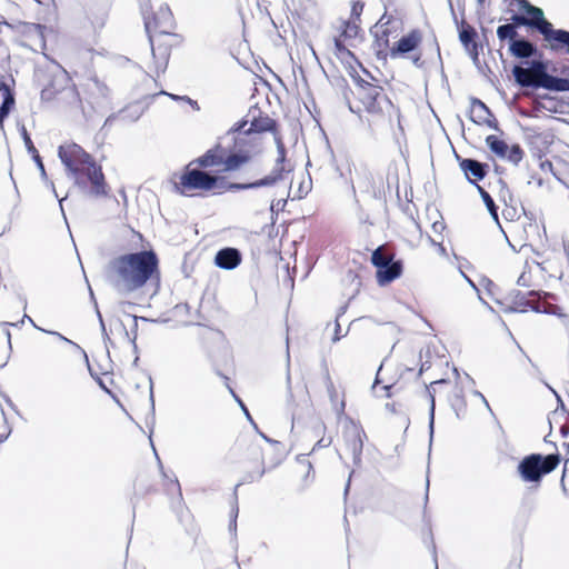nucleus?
<instances>
[{"instance_id": "48", "label": "nucleus", "mask_w": 569, "mask_h": 569, "mask_svg": "<svg viewBox=\"0 0 569 569\" xmlns=\"http://www.w3.org/2000/svg\"><path fill=\"white\" fill-rule=\"evenodd\" d=\"M486 121H482L480 124H486L488 126L489 128L496 130V131H499V124H498V121L496 119V117L493 116V113L491 112V116H486Z\"/></svg>"}, {"instance_id": "46", "label": "nucleus", "mask_w": 569, "mask_h": 569, "mask_svg": "<svg viewBox=\"0 0 569 569\" xmlns=\"http://www.w3.org/2000/svg\"><path fill=\"white\" fill-rule=\"evenodd\" d=\"M517 284L520 287H530L531 284V274L523 271L517 279Z\"/></svg>"}, {"instance_id": "23", "label": "nucleus", "mask_w": 569, "mask_h": 569, "mask_svg": "<svg viewBox=\"0 0 569 569\" xmlns=\"http://www.w3.org/2000/svg\"><path fill=\"white\" fill-rule=\"evenodd\" d=\"M14 106V94L11 88L6 82H0V126H3L4 120L9 116L12 107Z\"/></svg>"}, {"instance_id": "9", "label": "nucleus", "mask_w": 569, "mask_h": 569, "mask_svg": "<svg viewBox=\"0 0 569 569\" xmlns=\"http://www.w3.org/2000/svg\"><path fill=\"white\" fill-rule=\"evenodd\" d=\"M144 28L148 34L158 32L159 34H171L174 28L173 14L168 4H161L152 14V18L144 16Z\"/></svg>"}, {"instance_id": "3", "label": "nucleus", "mask_w": 569, "mask_h": 569, "mask_svg": "<svg viewBox=\"0 0 569 569\" xmlns=\"http://www.w3.org/2000/svg\"><path fill=\"white\" fill-rule=\"evenodd\" d=\"M529 22L530 29L538 31L546 42L549 43V48L552 51L565 50L569 54V31L565 29H555L552 23L545 18V13L541 8L526 2L525 9H522Z\"/></svg>"}, {"instance_id": "55", "label": "nucleus", "mask_w": 569, "mask_h": 569, "mask_svg": "<svg viewBox=\"0 0 569 569\" xmlns=\"http://www.w3.org/2000/svg\"><path fill=\"white\" fill-rule=\"evenodd\" d=\"M161 94H166L168 97H170L172 100H176V101H184L187 102L188 100V96H178V94H173V93H169V92H166V91H161L160 92Z\"/></svg>"}, {"instance_id": "5", "label": "nucleus", "mask_w": 569, "mask_h": 569, "mask_svg": "<svg viewBox=\"0 0 569 569\" xmlns=\"http://www.w3.org/2000/svg\"><path fill=\"white\" fill-rule=\"evenodd\" d=\"M560 461L559 452L530 453L520 460L517 472L522 481L539 485L545 476L551 473L559 466Z\"/></svg>"}, {"instance_id": "12", "label": "nucleus", "mask_w": 569, "mask_h": 569, "mask_svg": "<svg viewBox=\"0 0 569 569\" xmlns=\"http://www.w3.org/2000/svg\"><path fill=\"white\" fill-rule=\"evenodd\" d=\"M456 157L459 160L460 169L470 183L476 186L477 183L472 178H475V180H482L487 176L489 169L487 163L471 158H460L457 153Z\"/></svg>"}, {"instance_id": "30", "label": "nucleus", "mask_w": 569, "mask_h": 569, "mask_svg": "<svg viewBox=\"0 0 569 569\" xmlns=\"http://www.w3.org/2000/svg\"><path fill=\"white\" fill-rule=\"evenodd\" d=\"M450 405L456 412L457 418L461 417V413L466 410V400L461 388H456L450 397Z\"/></svg>"}, {"instance_id": "28", "label": "nucleus", "mask_w": 569, "mask_h": 569, "mask_svg": "<svg viewBox=\"0 0 569 569\" xmlns=\"http://www.w3.org/2000/svg\"><path fill=\"white\" fill-rule=\"evenodd\" d=\"M395 259V254L389 252L383 246L378 247L371 254V263L378 269L385 268L387 263Z\"/></svg>"}, {"instance_id": "60", "label": "nucleus", "mask_w": 569, "mask_h": 569, "mask_svg": "<svg viewBox=\"0 0 569 569\" xmlns=\"http://www.w3.org/2000/svg\"><path fill=\"white\" fill-rule=\"evenodd\" d=\"M473 395L479 397L483 401V403L486 405L487 409L492 413V410H491L487 399L485 398V396L480 391H478V390H475Z\"/></svg>"}, {"instance_id": "16", "label": "nucleus", "mask_w": 569, "mask_h": 569, "mask_svg": "<svg viewBox=\"0 0 569 569\" xmlns=\"http://www.w3.org/2000/svg\"><path fill=\"white\" fill-rule=\"evenodd\" d=\"M251 159L249 151L238 150L231 151L227 154L223 153L222 166L220 172H232L240 169L243 164L248 163Z\"/></svg>"}, {"instance_id": "25", "label": "nucleus", "mask_w": 569, "mask_h": 569, "mask_svg": "<svg viewBox=\"0 0 569 569\" xmlns=\"http://www.w3.org/2000/svg\"><path fill=\"white\" fill-rule=\"evenodd\" d=\"M86 87L89 94L94 99H107L109 97L108 86L97 77H91Z\"/></svg>"}, {"instance_id": "14", "label": "nucleus", "mask_w": 569, "mask_h": 569, "mask_svg": "<svg viewBox=\"0 0 569 569\" xmlns=\"http://www.w3.org/2000/svg\"><path fill=\"white\" fill-rule=\"evenodd\" d=\"M226 151L227 149L219 142L207 150L202 156L191 160L190 162L201 169L219 167L222 166V157Z\"/></svg>"}, {"instance_id": "11", "label": "nucleus", "mask_w": 569, "mask_h": 569, "mask_svg": "<svg viewBox=\"0 0 569 569\" xmlns=\"http://www.w3.org/2000/svg\"><path fill=\"white\" fill-rule=\"evenodd\" d=\"M551 297L550 293L539 291V290H529L521 291L517 289H512L509 291L507 296V300L511 303V311H520L526 312L528 309H531L540 303V300Z\"/></svg>"}, {"instance_id": "45", "label": "nucleus", "mask_w": 569, "mask_h": 569, "mask_svg": "<svg viewBox=\"0 0 569 569\" xmlns=\"http://www.w3.org/2000/svg\"><path fill=\"white\" fill-rule=\"evenodd\" d=\"M0 410H1V415L3 417V421H4V426H6V432L0 435V443H2L3 441H6L9 438L12 429L8 423L7 416H6L3 408H0Z\"/></svg>"}, {"instance_id": "33", "label": "nucleus", "mask_w": 569, "mask_h": 569, "mask_svg": "<svg viewBox=\"0 0 569 569\" xmlns=\"http://www.w3.org/2000/svg\"><path fill=\"white\" fill-rule=\"evenodd\" d=\"M532 311L537 313L553 315L558 318H567V315L562 312L561 308L557 305H550L540 300L539 305L532 308Z\"/></svg>"}, {"instance_id": "43", "label": "nucleus", "mask_w": 569, "mask_h": 569, "mask_svg": "<svg viewBox=\"0 0 569 569\" xmlns=\"http://www.w3.org/2000/svg\"><path fill=\"white\" fill-rule=\"evenodd\" d=\"M431 405L429 410V431H430V440H432L433 428H435V397L431 395Z\"/></svg>"}, {"instance_id": "51", "label": "nucleus", "mask_w": 569, "mask_h": 569, "mask_svg": "<svg viewBox=\"0 0 569 569\" xmlns=\"http://www.w3.org/2000/svg\"><path fill=\"white\" fill-rule=\"evenodd\" d=\"M278 157H286V147L280 137H274Z\"/></svg>"}, {"instance_id": "52", "label": "nucleus", "mask_w": 569, "mask_h": 569, "mask_svg": "<svg viewBox=\"0 0 569 569\" xmlns=\"http://www.w3.org/2000/svg\"><path fill=\"white\" fill-rule=\"evenodd\" d=\"M331 443V439H325V438H321L312 448V452L320 449V448H326L328 446H330Z\"/></svg>"}, {"instance_id": "42", "label": "nucleus", "mask_w": 569, "mask_h": 569, "mask_svg": "<svg viewBox=\"0 0 569 569\" xmlns=\"http://www.w3.org/2000/svg\"><path fill=\"white\" fill-rule=\"evenodd\" d=\"M511 21L512 23H510L511 26H516V29L518 27H528L531 24L529 22V19L526 17V16H522V14H518V13H515L512 17H511Z\"/></svg>"}, {"instance_id": "27", "label": "nucleus", "mask_w": 569, "mask_h": 569, "mask_svg": "<svg viewBox=\"0 0 569 569\" xmlns=\"http://www.w3.org/2000/svg\"><path fill=\"white\" fill-rule=\"evenodd\" d=\"M476 38L477 32L475 28L466 23L465 21H461V26L459 29V39L465 49H470V47H475L476 44H478Z\"/></svg>"}, {"instance_id": "22", "label": "nucleus", "mask_w": 569, "mask_h": 569, "mask_svg": "<svg viewBox=\"0 0 569 569\" xmlns=\"http://www.w3.org/2000/svg\"><path fill=\"white\" fill-rule=\"evenodd\" d=\"M402 273V261L401 260H392L387 263L385 268H380L377 270V281L380 286H386L397 278H399Z\"/></svg>"}, {"instance_id": "47", "label": "nucleus", "mask_w": 569, "mask_h": 569, "mask_svg": "<svg viewBox=\"0 0 569 569\" xmlns=\"http://www.w3.org/2000/svg\"><path fill=\"white\" fill-rule=\"evenodd\" d=\"M1 326L4 328L3 329V332L7 337V341H8V347L9 349L11 350L12 349V345H11V332L9 330V327L12 326V327H19V323H12V322H1Z\"/></svg>"}, {"instance_id": "61", "label": "nucleus", "mask_w": 569, "mask_h": 569, "mask_svg": "<svg viewBox=\"0 0 569 569\" xmlns=\"http://www.w3.org/2000/svg\"><path fill=\"white\" fill-rule=\"evenodd\" d=\"M560 433L562 437H567L569 435V425L567 422L560 426Z\"/></svg>"}, {"instance_id": "53", "label": "nucleus", "mask_w": 569, "mask_h": 569, "mask_svg": "<svg viewBox=\"0 0 569 569\" xmlns=\"http://www.w3.org/2000/svg\"><path fill=\"white\" fill-rule=\"evenodd\" d=\"M224 380H226V386L229 390V392L232 395V397L234 398V400L238 402V403H241V399L239 398V396L234 392V390L230 387V385L228 383V380L229 378L227 376H223L221 373H219Z\"/></svg>"}, {"instance_id": "7", "label": "nucleus", "mask_w": 569, "mask_h": 569, "mask_svg": "<svg viewBox=\"0 0 569 569\" xmlns=\"http://www.w3.org/2000/svg\"><path fill=\"white\" fill-rule=\"evenodd\" d=\"M358 98L369 113L378 114L385 111V108H392L390 99L383 93L381 87L375 86L363 79L358 81Z\"/></svg>"}, {"instance_id": "24", "label": "nucleus", "mask_w": 569, "mask_h": 569, "mask_svg": "<svg viewBox=\"0 0 569 569\" xmlns=\"http://www.w3.org/2000/svg\"><path fill=\"white\" fill-rule=\"evenodd\" d=\"M471 116L470 120L477 124L486 121V116H491V110L488 106L478 98H470Z\"/></svg>"}, {"instance_id": "54", "label": "nucleus", "mask_w": 569, "mask_h": 569, "mask_svg": "<svg viewBox=\"0 0 569 569\" xmlns=\"http://www.w3.org/2000/svg\"><path fill=\"white\" fill-rule=\"evenodd\" d=\"M41 99L46 101L53 99V90L50 88L42 89Z\"/></svg>"}, {"instance_id": "39", "label": "nucleus", "mask_w": 569, "mask_h": 569, "mask_svg": "<svg viewBox=\"0 0 569 569\" xmlns=\"http://www.w3.org/2000/svg\"><path fill=\"white\" fill-rule=\"evenodd\" d=\"M266 472V469L262 468L261 470L257 471V472H250V473H247L246 476H243L241 482H239L237 486H236V489L242 485V483H250V482H253L256 480H259L260 478H262V476L264 475Z\"/></svg>"}, {"instance_id": "2", "label": "nucleus", "mask_w": 569, "mask_h": 569, "mask_svg": "<svg viewBox=\"0 0 569 569\" xmlns=\"http://www.w3.org/2000/svg\"><path fill=\"white\" fill-rule=\"evenodd\" d=\"M58 157L68 176L82 192L91 197H106L108 184L101 166L81 146L74 142L61 144Z\"/></svg>"}, {"instance_id": "18", "label": "nucleus", "mask_w": 569, "mask_h": 569, "mask_svg": "<svg viewBox=\"0 0 569 569\" xmlns=\"http://www.w3.org/2000/svg\"><path fill=\"white\" fill-rule=\"evenodd\" d=\"M260 113V110L258 108H253V110H250L249 113ZM250 128L246 131H243L244 134L250 133H262V132H273L277 127V122L270 118L269 116L260 117L252 114Z\"/></svg>"}, {"instance_id": "62", "label": "nucleus", "mask_w": 569, "mask_h": 569, "mask_svg": "<svg viewBox=\"0 0 569 569\" xmlns=\"http://www.w3.org/2000/svg\"><path fill=\"white\" fill-rule=\"evenodd\" d=\"M540 167H541V169H542V170H545V171H546V170L552 171V163H551V161H549V160L542 161V162L540 163Z\"/></svg>"}, {"instance_id": "4", "label": "nucleus", "mask_w": 569, "mask_h": 569, "mask_svg": "<svg viewBox=\"0 0 569 569\" xmlns=\"http://www.w3.org/2000/svg\"><path fill=\"white\" fill-rule=\"evenodd\" d=\"M230 182H226L224 177L212 174L196 164L189 162L182 174L180 176L179 183H176L174 188L177 192L182 196H190L193 190L212 191L216 188H224Z\"/></svg>"}, {"instance_id": "20", "label": "nucleus", "mask_w": 569, "mask_h": 569, "mask_svg": "<svg viewBox=\"0 0 569 569\" xmlns=\"http://www.w3.org/2000/svg\"><path fill=\"white\" fill-rule=\"evenodd\" d=\"M386 18V14L381 17L378 24L375 26V31L371 30L372 33H375V42L377 47L379 48L377 51L378 58L386 59L387 53L385 52V49L389 46V34L390 30L387 28V24L390 22V19H388L386 22H383Z\"/></svg>"}, {"instance_id": "17", "label": "nucleus", "mask_w": 569, "mask_h": 569, "mask_svg": "<svg viewBox=\"0 0 569 569\" xmlns=\"http://www.w3.org/2000/svg\"><path fill=\"white\" fill-rule=\"evenodd\" d=\"M421 38L418 31L413 30L409 34L403 36L391 49H390V57L397 58L399 56H403L406 53H409L413 51Z\"/></svg>"}, {"instance_id": "21", "label": "nucleus", "mask_w": 569, "mask_h": 569, "mask_svg": "<svg viewBox=\"0 0 569 569\" xmlns=\"http://www.w3.org/2000/svg\"><path fill=\"white\" fill-rule=\"evenodd\" d=\"M22 139L24 141V144H26V148L28 150V152L32 156V159L34 160L39 171H40V174H41V178L49 183L50 188L52 189L56 198H58V194H57V191H56V188H54V184L52 181H49L48 180V174L46 172V169H44V164L42 162V159L38 152V150L36 149L29 133L27 132L26 128L22 127Z\"/></svg>"}, {"instance_id": "49", "label": "nucleus", "mask_w": 569, "mask_h": 569, "mask_svg": "<svg viewBox=\"0 0 569 569\" xmlns=\"http://www.w3.org/2000/svg\"><path fill=\"white\" fill-rule=\"evenodd\" d=\"M373 178L371 173L367 172L363 174V181L360 184L362 191L370 192V188L372 187Z\"/></svg>"}, {"instance_id": "41", "label": "nucleus", "mask_w": 569, "mask_h": 569, "mask_svg": "<svg viewBox=\"0 0 569 569\" xmlns=\"http://www.w3.org/2000/svg\"><path fill=\"white\" fill-rule=\"evenodd\" d=\"M359 27L355 23L346 22L341 36L345 38H353L358 34Z\"/></svg>"}, {"instance_id": "29", "label": "nucleus", "mask_w": 569, "mask_h": 569, "mask_svg": "<svg viewBox=\"0 0 569 569\" xmlns=\"http://www.w3.org/2000/svg\"><path fill=\"white\" fill-rule=\"evenodd\" d=\"M486 144L492 153L505 158L508 152V144L497 136L490 134L486 138Z\"/></svg>"}, {"instance_id": "44", "label": "nucleus", "mask_w": 569, "mask_h": 569, "mask_svg": "<svg viewBox=\"0 0 569 569\" xmlns=\"http://www.w3.org/2000/svg\"><path fill=\"white\" fill-rule=\"evenodd\" d=\"M167 491H176L177 495H178V498H179V502H181L182 500V493H181V488H180V483L178 481L177 478L170 480V482L167 485Z\"/></svg>"}, {"instance_id": "10", "label": "nucleus", "mask_w": 569, "mask_h": 569, "mask_svg": "<svg viewBox=\"0 0 569 569\" xmlns=\"http://www.w3.org/2000/svg\"><path fill=\"white\" fill-rule=\"evenodd\" d=\"M342 435L346 447L352 455L353 465L356 467H360L363 449V438H366L363 429L356 425L352 420H349L343 427Z\"/></svg>"}, {"instance_id": "26", "label": "nucleus", "mask_w": 569, "mask_h": 569, "mask_svg": "<svg viewBox=\"0 0 569 569\" xmlns=\"http://www.w3.org/2000/svg\"><path fill=\"white\" fill-rule=\"evenodd\" d=\"M541 89L553 92H569V78L550 74L541 86Z\"/></svg>"}, {"instance_id": "36", "label": "nucleus", "mask_w": 569, "mask_h": 569, "mask_svg": "<svg viewBox=\"0 0 569 569\" xmlns=\"http://www.w3.org/2000/svg\"><path fill=\"white\" fill-rule=\"evenodd\" d=\"M249 120L242 119L241 121L237 122L226 134V138H230L234 141V144H238V137L240 136L244 129V127L248 124Z\"/></svg>"}, {"instance_id": "34", "label": "nucleus", "mask_w": 569, "mask_h": 569, "mask_svg": "<svg viewBox=\"0 0 569 569\" xmlns=\"http://www.w3.org/2000/svg\"><path fill=\"white\" fill-rule=\"evenodd\" d=\"M477 190L483 200V203L486 204L490 216L498 221V207L496 206L492 197L479 184H476Z\"/></svg>"}, {"instance_id": "13", "label": "nucleus", "mask_w": 569, "mask_h": 569, "mask_svg": "<svg viewBox=\"0 0 569 569\" xmlns=\"http://www.w3.org/2000/svg\"><path fill=\"white\" fill-rule=\"evenodd\" d=\"M242 261V256L239 249L226 247L216 253L214 263L218 268L223 270H233Z\"/></svg>"}, {"instance_id": "58", "label": "nucleus", "mask_w": 569, "mask_h": 569, "mask_svg": "<svg viewBox=\"0 0 569 569\" xmlns=\"http://www.w3.org/2000/svg\"><path fill=\"white\" fill-rule=\"evenodd\" d=\"M445 223L442 221H436L432 223V230L435 233H441L445 230Z\"/></svg>"}, {"instance_id": "8", "label": "nucleus", "mask_w": 569, "mask_h": 569, "mask_svg": "<svg viewBox=\"0 0 569 569\" xmlns=\"http://www.w3.org/2000/svg\"><path fill=\"white\" fill-rule=\"evenodd\" d=\"M291 170V167L286 166V157H277L276 164L268 176L251 182L229 183L227 186V189L228 191L236 192L242 190L258 189L262 187H271L282 181L284 178V173L290 172Z\"/></svg>"}, {"instance_id": "1", "label": "nucleus", "mask_w": 569, "mask_h": 569, "mask_svg": "<svg viewBox=\"0 0 569 569\" xmlns=\"http://www.w3.org/2000/svg\"><path fill=\"white\" fill-rule=\"evenodd\" d=\"M159 271V259L153 250L121 254L109 261L106 277L119 295H130L144 287Z\"/></svg>"}, {"instance_id": "37", "label": "nucleus", "mask_w": 569, "mask_h": 569, "mask_svg": "<svg viewBox=\"0 0 569 569\" xmlns=\"http://www.w3.org/2000/svg\"><path fill=\"white\" fill-rule=\"evenodd\" d=\"M568 416L569 413L567 412L566 408H565V403L561 402V405H558V407L556 408V410H553L549 417V423L552 426V422L553 421H558L559 419H565L567 420L568 419Z\"/></svg>"}, {"instance_id": "19", "label": "nucleus", "mask_w": 569, "mask_h": 569, "mask_svg": "<svg viewBox=\"0 0 569 569\" xmlns=\"http://www.w3.org/2000/svg\"><path fill=\"white\" fill-rule=\"evenodd\" d=\"M509 52L518 59H529L538 53V48L535 43L525 37H520L516 41L510 42Z\"/></svg>"}, {"instance_id": "32", "label": "nucleus", "mask_w": 569, "mask_h": 569, "mask_svg": "<svg viewBox=\"0 0 569 569\" xmlns=\"http://www.w3.org/2000/svg\"><path fill=\"white\" fill-rule=\"evenodd\" d=\"M532 311L537 313L553 315L558 318H567V315L562 312L561 308L557 305H550L540 300L539 305L532 308Z\"/></svg>"}, {"instance_id": "40", "label": "nucleus", "mask_w": 569, "mask_h": 569, "mask_svg": "<svg viewBox=\"0 0 569 569\" xmlns=\"http://www.w3.org/2000/svg\"><path fill=\"white\" fill-rule=\"evenodd\" d=\"M234 500L237 501V495L236 493H234ZM238 512H239V508H238V505L236 502L234 506L231 509V519H230V523H229V530L234 536H236V532H237V517H238Z\"/></svg>"}, {"instance_id": "31", "label": "nucleus", "mask_w": 569, "mask_h": 569, "mask_svg": "<svg viewBox=\"0 0 569 569\" xmlns=\"http://www.w3.org/2000/svg\"><path fill=\"white\" fill-rule=\"evenodd\" d=\"M497 37L501 42L508 40L509 43L520 38L516 26H511L510 23L499 26L497 28Z\"/></svg>"}, {"instance_id": "64", "label": "nucleus", "mask_w": 569, "mask_h": 569, "mask_svg": "<svg viewBox=\"0 0 569 569\" xmlns=\"http://www.w3.org/2000/svg\"><path fill=\"white\" fill-rule=\"evenodd\" d=\"M187 103H189L193 110H197V111L200 110V106L196 100L188 98Z\"/></svg>"}, {"instance_id": "63", "label": "nucleus", "mask_w": 569, "mask_h": 569, "mask_svg": "<svg viewBox=\"0 0 569 569\" xmlns=\"http://www.w3.org/2000/svg\"><path fill=\"white\" fill-rule=\"evenodd\" d=\"M62 93H63L66 97H69V96H70V97H72V98H77V96H78V94H77V92H76V90H74L73 88H68V89L63 90V92H62Z\"/></svg>"}, {"instance_id": "35", "label": "nucleus", "mask_w": 569, "mask_h": 569, "mask_svg": "<svg viewBox=\"0 0 569 569\" xmlns=\"http://www.w3.org/2000/svg\"><path fill=\"white\" fill-rule=\"evenodd\" d=\"M523 156L525 152L519 144H512L511 147H508L506 158L515 166H518L521 162Z\"/></svg>"}, {"instance_id": "50", "label": "nucleus", "mask_w": 569, "mask_h": 569, "mask_svg": "<svg viewBox=\"0 0 569 569\" xmlns=\"http://www.w3.org/2000/svg\"><path fill=\"white\" fill-rule=\"evenodd\" d=\"M476 66L479 64V44L466 49Z\"/></svg>"}, {"instance_id": "38", "label": "nucleus", "mask_w": 569, "mask_h": 569, "mask_svg": "<svg viewBox=\"0 0 569 569\" xmlns=\"http://www.w3.org/2000/svg\"><path fill=\"white\" fill-rule=\"evenodd\" d=\"M335 49L336 53L339 57H350L353 58V53L345 46L343 41L339 38H335Z\"/></svg>"}, {"instance_id": "56", "label": "nucleus", "mask_w": 569, "mask_h": 569, "mask_svg": "<svg viewBox=\"0 0 569 569\" xmlns=\"http://www.w3.org/2000/svg\"><path fill=\"white\" fill-rule=\"evenodd\" d=\"M97 315H98V318H99V322H100V327H101V331H102L104 340H110V338H109V336L107 333V330H106V326H104L102 316H101V313H100V311L98 309H97Z\"/></svg>"}, {"instance_id": "59", "label": "nucleus", "mask_w": 569, "mask_h": 569, "mask_svg": "<svg viewBox=\"0 0 569 569\" xmlns=\"http://www.w3.org/2000/svg\"><path fill=\"white\" fill-rule=\"evenodd\" d=\"M138 319H139V318H138L137 316H133V320H134V336H133V338H132L131 342H132V346H133V351H134L136 353L138 352V346H137V343H136V339H137V329H138V323H137Z\"/></svg>"}, {"instance_id": "57", "label": "nucleus", "mask_w": 569, "mask_h": 569, "mask_svg": "<svg viewBox=\"0 0 569 569\" xmlns=\"http://www.w3.org/2000/svg\"><path fill=\"white\" fill-rule=\"evenodd\" d=\"M340 330H341V328H340L339 320L336 319L335 335L332 337V342H337L341 339L342 336L340 335Z\"/></svg>"}, {"instance_id": "15", "label": "nucleus", "mask_w": 569, "mask_h": 569, "mask_svg": "<svg viewBox=\"0 0 569 569\" xmlns=\"http://www.w3.org/2000/svg\"><path fill=\"white\" fill-rule=\"evenodd\" d=\"M148 37L151 44V53L156 66V72L157 74H160L167 69L170 58V47L163 43H158L156 46L152 33L148 34Z\"/></svg>"}, {"instance_id": "6", "label": "nucleus", "mask_w": 569, "mask_h": 569, "mask_svg": "<svg viewBox=\"0 0 569 569\" xmlns=\"http://www.w3.org/2000/svg\"><path fill=\"white\" fill-rule=\"evenodd\" d=\"M512 76L521 88L540 89L550 73L545 61L531 60L527 68L516 64L512 68Z\"/></svg>"}]
</instances>
